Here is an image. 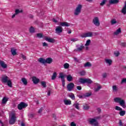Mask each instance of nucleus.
Returning a JSON list of instances; mask_svg holds the SVG:
<instances>
[{
    "label": "nucleus",
    "instance_id": "obj_1",
    "mask_svg": "<svg viewBox=\"0 0 126 126\" xmlns=\"http://www.w3.org/2000/svg\"><path fill=\"white\" fill-rule=\"evenodd\" d=\"M114 100V102H115L116 103H119L120 106L123 107L124 109H125L126 106V101H125V100L121 98V97H115Z\"/></svg>",
    "mask_w": 126,
    "mask_h": 126
},
{
    "label": "nucleus",
    "instance_id": "obj_2",
    "mask_svg": "<svg viewBox=\"0 0 126 126\" xmlns=\"http://www.w3.org/2000/svg\"><path fill=\"white\" fill-rule=\"evenodd\" d=\"M79 82L82 84H85V83H88V84H91L93 81H92V79L89 78H81L79 80Z\"/></svg>",
    "mask_w": 126,
    "mask_h": 126
},
{
    "label": "nucleus",
    "instance_id": "obj_3",
    "mask_svg": "<svg viewBox=\"0 0 126 126\" xmlns=\"http://www.w3.org/2000/svg\"><path fill=\"white\" fill-rule=\"evenodd\" d=\"M88 122L92 126H99V123H98V121L95 119L89 118Z\"/></svg>",
    "mask_w": 126,
    "mask_h": 126
},
{
    "label": "nucleus",
    "instance_id": "obj_4",
    "mask_svg": "<svg viewBox=\"0 0 126 126\" xmlns=\"http://www.w3.org/2000/svg\"><path fill=\"white\" fill-rule=\"evenodd\" d=\"M82 9V5L78 4L74 11V15L77 16L79 15L81 12V9Z\"/></svg>",
    "mask_w": 126,
    "mask_h": 126
},
{
    "label": "nucleus",
    "instance_id": "obj_5",
    "mask_svg": "<svg viewBox=\"0 0 126 126\" xmlns=\"http://www.w3.org/2000/svg\"><path fill=\"white\" fill-rule=\"evenodd\" d=\"M16 122V117H15V114L14 113L12 114L11 117L10 119L9 123L10 125H14Z\"/></svg>",
    "mask_w": 126,
    "mask_h": 126
},
{
    "label": "nucleus",
    "instance_id": "obj_6",
    "mask_svg": "<svg viewBox=\"0 0 126 126\" xmlns=\"http://www.w3.org/2000/svg\"><path fill=\"white\" fill-rule=\"evenodd\" d=\"M93 23L97 27L100 26V21L98 17H94L93 20Z\"/></svg>",
    "mask_w": 126,
    "mask_h": 126
},
{
    "label": "nucleus",
    "instance_id": "obj_7",
    "mask_svg": "<svg viewBox=\"0 0 126 126\" xmlns=\"http://www.w3.org/2000/svg\"><path fill=\"white\" fill-rule=\"evenodd\" d=\"M28 104L23 102H21L20 104L18 105V109L20 110H22V109H24V108H26V107H28Z\"/></svg>",
    "mask_w": 126,
    "mask_h": 126
},
{
    "label": "nucleus",
    "instance_id": "obj_8",
    "mask_svg": "<svg viewBox=\"0 0 126 126\" xmlns=\"http://www.w3.org/2000/svg\"><path fill=\"white\" fill-rule=\"evenodd\" d=\"M59 78H61L62 81V85L63 87L65 86V81L64 80V75H63V73H60L59 74Z\"/></svg>",
    "mask_w": 126,
    "mask_h": 126
},
{
    "label": "nucleus",
    "instance_id": "obj_9",
    "mask_svg": "<svg viewBox=\"0 0 126 126\" xmlns=\"http://www.w3.org/2000/svg\"><path fill=\"white\" fill-rule=\"evenodd\" d=\"M63 27L62 26H57L55 29V33L56 34H61L63 32Z\"/></svg>",
    "mask_w": 126,
    "mask_h": 126
},
{
    "label": "nucleus",
    "instance_id": "obj_10",
    "mask_svg": "<svg viewBox=\"0 0 126 126\" xmlns=\"http://www.w3.org/2000/svg\"><path fill=\"white\" fill-rule=\"evenodd\" d=\"M93 33L92 32L83 33L81 35L82 38H86L87 37H92Z\"/></svg>",
    "mask_w": 126,
    "mask_h": 126
},
{
    "label": "nucleus",
    "instance_id": "obj_11",
    "mask_svg": "<svg viewBox=\"0 0 126 126\" xmlns=\"http://www.w3.org/2000/svg\"><path fill=\"white\" fill-rule=\"evenodd\" d=\"M73 88H74V84L73 83H70L67 85L68 91H71Z\"/></svg>",
    "mask_w": 126,
    "mask_h": 126
},
{
    "label": "nucleus",
    "instance_id": "obj_12",
    "mask_svg": "<svg viewBox=\"0 0 126 126\" xmlns=\"http://www.w3.org/2000/svg\"><path fill=\"white\" fill-rule=\"evenodd\" d=\"M78 46L79 45H77L76 46L77 49H75V51H76V52H81L85 48V47L83 44H82L80 46Z\"/></svg>",
    "mask_w": 126,
    "mask_h": 126
},
{
    "label": "nucleus",
    "instance_id": "obj_13",
    "mask_svg": "<svg viewBox=\"0 0 126 126\" xmlns=\"http://www.w3.org/2000/svg\"><path fill=\"white\" fill-rule=\"evenodd\" d=\"M32 81L34 84H38V82H40V79L36 77V76L32 77Z\"/></svg>",
    "mask_w": 126,
    "mask_h": 126
},
{
    "label": "nucleus",
    "instance_id": "obj_14",
    "mask_svg": "<svg viewBox=\"0 0 126 126\" xmlns=\"http://www.w3.org/2000/svg\"><path fill=\"white\" fill-rule=\"evenodd\" d=\"M60 25L62 27H68V26H70V24L66 22H61Z\"/></svg>",
    "mask_w": 126,
    "mask_h": 126
},
{
    "label": "nucleus",
    "instance_id": "obj_15",
    "mask_svg": "<svg viewBox=\"0 0 126 126\" xmlns=\"http://www.w3.org/2000/svg\"><path fill=\"white\" fill-rule=\"evenodd\" d=\"M9 78L7 76H4L1 78V81L3 83H6L9 80Z\"/></svg>",
    "mask_w": 126,
    "mask_h": 126
},
{
    "label": "nucleus",
    "instance_id": "obj_16",
    "mask_svg": "<svg viewBox=\"0 0 126 126\" xmlns=\"http://www.w3.org/2000/svg\"><path fill=\"white\" fill-rule=\"evenodd\" d=\"M120 0H109V4H107L108 6H110V4H116L118 3Z\"/></svg>",
    "mask_w": 126,
    "mask_h": 126
},
{
    "label": "nucleus",
    "instance_id": "obj_17",
    "mask_svg": "<svg viewBox=\"0 0 126 126\" xmlns=\"http://www.w3.org/2000/svg\"><path fill=\"white\" fill-rule=\"evenodd\" d=\"M45 40L49 42V43H55V39L54 38H51L48 37H45Z\"/></svg>",
    "mask_w": 126,
    "mask_h": 126
},
{
    "label": "nucleus",
    "instance_id": "obj_18",
    "mask_svg": "<svg viewBox=\"0 0 126 126\" xmlns=\"http://www.w3.org/2000/svg\"><path fill=\"white\" fill-rule=\"evenodd\" d=\"M53 63V59L52 58H48L45 60V63H48L49 64H51Z\"/></svg>",
    "mask_w": 126,
    "mask_h": 126
},
{
    "label": "nucleus",
    "instance_id": "obj_19",
    "mask_svg": "<svg viewBox=\"0 0 126 126\" xmlns=\"http://www.w3.org/2000/svg\"><path fill=\"white\" fill-rule=\"evenodd\" d=\"M0 64L2 68H6L7 67V64L4 63V62L0 60Z\"/></svg>",
    "mask_w": 126,
    "mask_h": 126
},
{
    "label": "nucleus",
    "instance_id": "obj_20",
    "mask_svg": "<svg viewBox=\"0 0 126 126\" xmlns=\"http://www.w3.org/2000/svg\"><path fill=\"white\" fill-rule=\"evenodd\" d=\"M38 62H39V63H43V64H45V63H46V59L43 58H40L38 60Z\"/></svg>",
    "mask_w": 126,
    "mask_h": 126
},
{
    "label": "nucleus",
    "instance_id": "obj_21",
    "mask_svg": "<svg viewBox=\"0 0 126 126\" xmlns=\"http://www.w3.org/2000/svg\"><path fill=\"white\" fill-rule=\"evenodd\" d=\"M105 62L106 63H108L109 65H111L112 63H113V61L111 59H105Z\"/></svg>",
    "mask_w": 126,
    "mask_h": 126
},
{
    "label": "nucleus",
    "instance_id": "obj_22",
    "mask_svg": "<svg viewBox=\"0 0 126 126\" xmlns=\"http://www.w3.org/2000/svg\"><path fill=\"white\" fill-rule=\"evenodd\" d=\"M85 67H90V66H92V64L90 63V62H87L86 63L84 64Z\"/></svg>",
    "mask_w": 126,
    "mask_h": 126
},
{
    "label": "nucleus",
    "instance_id": "obj_23",
    "mask_svg": "<svg viewBox=\"0 0 126 126\" xmlns=\"http://www.w3.org/2000/svg\"><path fill=\"white\" fill-rule=\"evenodd\" d=\"M11 53L12 56H16V55H17V53H16V49H13L11 48Z\"/></svg>",
    "mask_w": 126,
    "mask_h": 126
},
{
    "label": "nucleus",
    "instance_id": "obj_24",
    "mask_svg": "<svg viewBox=\"0 0 126 126\" xmlns=\"http://www.w3.org/2000/svg\"><path fill=\"white\" fill-rule=\"evenodd\" d=\"M72 79H73V78H72V76H71V75L69 74L67 76V80L68 81H72Z\"/></svg>",
    "mask_w": 126,
    "mask_h": 126
},
{
    "label": "nucleus",
    "instance_id": "obj_25",
    "mask_svg": "<svg viewBox=\"0 0 126 126\" xmlns=\"http://www.w3.org/2000/svg\"><path fill=\"white\" fill-rule=\"evenodd\" d=\"M22 81L24 85H27L28 83V82H27V80L25 78H22Z\"/></svg>",
    "mask_w": 126,
    "mask_h": 126
},
{
    "label": "nucleus",
    "instance_id": "obj_26",
    "mask_svg": "<svg viewBox=\"0 0 126 126\" xmlns=\"http://www.w3.org/2000/svg\"><path fill=\"white\" fill-rule=\"evenodd\" d=\"M40 84L41 85V86H42V87H43V88H46V87H47V84L46 83V82L43 81H41L40 82Z\"/></svg>",
    "mask_w": 126,
    "mask_h": 126
},
{
    "label": "nucleus",
    "instance_id": "obj_27",
    "mask_svg": "<svg viewBox=\"0 0 126 126\" xmlns=\"http://www.w3.org/2000/svg\"><path fill=\"white\" fill-rule=\"evenodd\" d=\"M64 103L67 105H71V101L70 100H64Z\"/></svg>",
    "mask_w": 126,
    "mask_h": 126
},
{
    "label": "nucleus",
    "instance_id": "obj_28",
    "mask_svg": "<svg viewBox=\"0 0 126 126\" xmlns=\"http://www.w3.org/2000/svg\"><path fill=\"white\" fill-rule=\"evenodd\" d=\"M8 101V98L4 97L2 99V104H6V102Z\"/></svg>",
    "mask_w": 126,
    "mask_h": 126
},
{
    "label": "nucleus",
    "instance_id": "obj_29",
    "mask_svg": "<svg viewBox=\"0 0 126 126\" xmlns=\"http://www.w3.org/2000/svg\"><path fill=\"white\" fill-rule=\"evenodd\" d=\"M92 95V93H87L84 94V98H86V97H90Z\"/></svg>",
    "mask_w": 126,
    "mask_h": 126
},
{
    "label": "nucleus",
    "instance_id": "obj_30",
    "mask_svg": "<svg viewBox=\"0 0 126 126\" xmlns=\"http://www.w3.org/2000/svg\"><path fill=\"white\" fill-rule=\"evenodd\" d=\"M112 90L114 92H117L119 90V89L117 86L114 85L112 86Z\"/></svg>",
    "mask_w": 126,
    "mask_h": 126
},
{
    "label": "nucleus",
    "instance_id": "obj_31",
    "mask_svg": "<svg viewBox=\"0 0 126 126\" xmlns=\"http://www.w3.org/2000/svg\"><path fill=\"white\" fill-rule=\"evenodd\" d=\"M122 32V30H121V28L118 29L115 32H114V34L115 35H119L120 33Z\"/></svg>",
    "mask_w": 126,
    "mask_h": 126
},
{
    "label": "nucleus",
    "instance_id": "obj_32",
    "mask_svg": "<svg viewBox=\"0 0 126 126\" xmlns=\"http://www.w3.org/2000/svg\"><path fill=\"white\" fill-rule=\"evenodd\" d=\"M69 98H71L72 100H75V96L73 93H71L70 94H69Z\"/></svg>",
    "mask_w": 126,
    "mask_h": 126
},
{
    "label": "nucleus",
    "instance_id": "obj_33",
    "mask_svg": "<svg viewBox=\"0 0 126 126\" xmlns=\"http://www.w3.org/2000/svg\"><path fill=\"white\" fill-rule=\"evenodd\" d=\"M57 72H54L52 76L51 79L52 80H55V79H56V78H57Z\"/></svg>",
    "mask_w": 126,
    "mask_h": 126
},
{
    "label": "nucleus",
    "instance_id": "obj_34",
    "mask_svg": "<svg viewBox=\"0 0 126 126\" xmlns=\"http://www.w3.org/2000/svg\"><path fill=\"white\" fill-rule=\"evenodd\" d=\"M119 115L121 117H124V116H125V115H126V111L121 110L120 112H119Z\"/></svg>",
    "mask_w": 126,
    "mask_h": 126
},
{
    "label": "nucleus",
    "instance_id": "obj_35",
    "mask_svg": "<svg viewBox=\"0 0 126 126\" xmlns=\"http://www.w3.org/2000/svg\"><path fill=\"white\" fill-rule=\"evenodd\" d=\"M122 13H123V14H126V7L124 6L122 8V10L121 11Z\"/></svg>",
    "mask_w": 126,
    "mask_h": 126
},
{
    "label": "nucleus",
    "instance_id": "obj_36",
    "mask_svg": "<svg viewBox=\"0 0 126 126\" xmlns=\"http://www.w3.org/2000/svg\"><path fill=\"white\" fill-rule=\"evenodd\" d=\"M90 108V106H88V105H87V104L83 105V109L84 110H89Z\"/></svg>",
    "mask_w": 126,
    "mask_h": 126
},
{
    "label": "nucleus",
    "instance_id": "obj_37",
    "mask_svg": "<svg viewBox=\"0 0 126 126\" xmlns=\"http://www.w3.org/2000/svg\"><path fill=\"white\" fill-rule=\"evenodd\" d=\"M7 85L9 86V87H12V83L11 82V81L10 80H9L7 82Z\"/></svg>",
    "mask_w": 126,
    "mask_h": 126
},
{
    "label": "nucleus",
    "instance_id": "obj_38",
    "mask_svg": "<svg viewBox=\"0 0 126 126\" xmlns=\"http://www.w3.org/2000/svg\"><path fill=\"white\" fill-rule=\"evenodd\" d=\"M90 43H91V40L90 39H88L85 44V46H89V45H90Z\"/></svg>",
    "mask_w": 126,
    "mask_h": 126
},
{
    "label": "nucleus",
    "instance_id": "obj_39",
    "mask_svg": "<svg viewBox=\"0 0 126 126\" xmlns=\"http://www.w3.org/2000/svg\"><path fill=\"white\" fill-rule=\"evenodd\" d=\"M23 12L22 10H20L19 9H16L15 10V14H18L19 13H21Z\"/></svg>",
    "mask_w": 126,
    "mask_h": 126
},
{
    "label": "nucleus",
    "instance_id": "obj_40",
    "mask_svg": "<svg viewBox=\"0 0 126 126\" xmlns=\"http://www.w3.org/2000/svg\"><path fill=\"white\" fill-rule=\"evenodd\" d=\"M107 0H103L102 2L100 3V5L101 6H103L105 4Z\"/></svg>",
    "mask_w": 126,
    "mask_h": 126
},
{
    "label": "nucleus",
    "instance_id": "obj_41",
    "mask_svg": "<svg viewBox=\"0 0 126 126\" xmlns=\"http://www.w3.org/2000/svg\"><path fill=\"white\" fill-rule=\"evenodd\" d=\"M102 88V87L101 86H98L97 88L94 89V92H98L100 89Z\"/></svg>",
    "mask_w": 126,
    "mask_h": 126
},
{
    "label": "nucleus",
    "instance_id": "obj_42",
    "mask_svg": "<svg viewBox=\"0 0 126 126\" xmlns=\"http://www.w3.org/2000/svg\"><path fill=\"white\" fill-rule=\"evenodd\" d=\"M74 107L77 109V110H79V103H77L76 104H74Z\"/></svg>",
    "mask_w": 126,
    "mask_h": 126
},
{
    "label": "nucleus",
    "instance_id": "obj_43",
    "mask_svg": "<svg viewBox=\"0 0 126 126\" xmlns=\"http://www.w3.org/2000/svg\"><path fill=\"white\" fill-rule=\"evenodd\" d=\"M111 25H114V24H116L117 21H116V19H113L111 21Z\"/></svg>",
    "mask_w": 126,
    "mask_h": 126
},
{
    "label": "nucleus",
    "instance_id": "obj_44",
    "mask_svg": "<svg viewBox=\"0 0 126 126\" xmlns=\"http://www.w3.org/2000/svg\"><path fill=\"white\" fill-rule=\"evenodd\" d=\"M30 33H34L35 32V29L33 27H31L30 29Z\"/></svg>",
    "mask_w": 126,
    "mask_h": 126
},
{
    "label": "nucleus",
    "instance_id": "obj_45",
    "mask_svg": "<svg viewBox=\"0 0 126 126\" xmlns=\"http://www.w3.org/2000/svg\"><path fill=\"white\" fill-rule=\"evenodd\" d=\"M115 110H116V111H123V109L118 106H115Z\"/></svg>",
    "mask_w": 126,
    "mask_h": 126
},
{
    "label": "nucleus",
    "instance_id": "obj_46",
    "mask_svg": "<svg viewBox=\"0 0 126 126\" xmlns=\"http://www.w3.org/2000/svg\"><path fill=\"white\" fill-rule=\"evenodd\" d=\"M86 73V72H85V71H82L79 72V74L81 76H84V75H85Z\"/></svg>",
    "mask_w": 126,
    "mask_h": 126
},
{
    "label": "nucleus",
    "instance_id": "obj_47",
    "mask_svg": "<svg viewBox=\"0 0 126 126\" xmlns=\"http://www.w3.org/2000/svg\"><path fill=\"white\" fill-rule=\"evenodd\" d=\"M69 67V64L67 63H65L64 64V68H65L66 69L68 68Z\"/></svg>",
    "mask_w": 126,
    "mask_h": 126
},
{
    "label": "nucleus",
    "instance_id": "obj_48",
    "mask_svg": "<svg viewBox=\"0 0 126 126\" xmlns=\"http://www.w3.org/2000/svg\"><path fill=\"white\" fill-rule=\"evenodd\" d=\"M37 37L38 38H42L43 37V34L41 33H39L37 34Z\"/></svg>",
    "mask_w": 126,
    "mask_h": 126
},
{
    "label": "nucleus",
    "instance_id": "obj_49",
    "mask_svg": "<svg viewBox=\"0 0 126 126\" xmlns=\"http://www.w3.org/2000/svg\"><path fill=\"white\" fill-rule=\"evenodd\" d=\"M119 125L120 126H123L124 125V123H123V121H122V120H119Z\"/></svg>",
    "mask_w": 126,
    "mask_h": 126
},
{
    "label": "nucleus",
    "instance_id": "obj_50",
    "mask_svg": "<svg viewBox=\"0 0 126 126\" xmlns=\"http://www.w3.org/2000/svg\"><path fill=\"white\" fill-rule=\"evenodd\" d=\"M123 83H126V78H123L121 81V84Z\"/></svg>",
    "mask_w": 126,
    "mask_h": 126
},
{
    "label": "nucleus",
    "instance_id": "obj_51",
    "mask_svg": "<svg viewBox=\"0 0 126 126\" xmlns=\"http://www.w3.org/2000/svg\"><path fill=\"white\" fill-rule=\"evenodd\" d=\"M70 41L72 42H76L77 41H78V39L77 38H71L70 39Z\"/></svg>",
    "mask_w": 126,
    "mask_h": 126
},
{
    "label": "nucleus",
    "instance_id": "obj_52",
    "mask_svg": "<svg viewBox=\"0 0 126 126\" xmlns=\"http://www.w3.org/2000/svg\"><path fill=\"white\" fill-rule=\"evenodd\" d=\"M21 58H22V59L23 60H24L25 61L26 60V56H25L24 55H23V54H21Z\"/></svg>",
    "mask_w": 126,
    "mask_h": 126
},
{
    "label": "nucleus",
    "instance_id": "obj_53",
    "mask_svg": "<svg viewBox=\"0 0 126 126\" xmlns=\"http://www.w3.org/2000/svg\"><path fill=\"white\" fill-rule=\"evenodd\" d=\"M43 110L44 109L43 108V107H41L38 111V114H41Z\"/></svg>",
    "mask_w": 126,
    "mask_h": 126
},
{
    "label": "nucleus",
    "instance_id": "obj_54",
    "mask_svg": "<svg viewBox=\"0 0 126 126\" xmlns=\"http://www.w3.org/2000/svg\"><path fill=\"white\" fill-rule=\"evenodd\" d=\"M74 60L76 63H79V60L76 58V57L74 58Z\"/></svg>",
    "mask_w": 126,
    "mask_h": 126
},
{
    "label": "nucleus",
    "instance_id": "obj_55",
    "mask_svg": "<svg viewBox=\"0 0 126 126\" xmlns=\"http://www.w3.org/2000/svg\"><path fill=\"white\" fill-rule=\"evenodd\" d=\"M42 46H43V47H48V44L46 42H43L42 43Z\"/></svg>",
    "mask_w": 126,
    "mask_h": 126
},
{
    "label": "nucleus",
    "instance_id": "obj_56",
    "mask_svg": "<svg viewBox=\"0 0 126 126\" xmlns=\"http://www.w3.org/2000/svg\"><path fill=\"white\" fill-rule=\"evenodd\" d=\"M77 89L78 90H81V89H82V88L81 87V86H77Z\"/></svg>",
    "mask_w": 126,
    "mask_h": 126
},
{
    "label": "nucleus",
    "instance_id": "obj_57",
    "mask_svg": "<svg viewBox=\"0 0 126 126\" xmlns=\"http://www.w3.org/2000/svg\"><path fill=\"white\" fill-rule=\"evenodd\" d=\"M102 77L103 78H106V77H107V73H104L102 74Z\"/></svg>",
    "mask_w": 126,
    "mask_h": 126
},
{
    "label": "nucleus",
    "instance_id": "obj_58",
    "mask_svg": "<svg viewBox=\"0 0 126 126\" xmlns=\"http://www.w3.org/2000/svg\"><path fill=\"white\" fill-rule=\"evenodd\" d=\"M71 126H76V124L74 123V122H72L70 124Z\"/></svg>",
    "mask_w": 126,
    "mask_h": 126
},
{
    "label": "nucleus",
    "instance_id": "obj_59",
    "mask_svg": "<svg viewBox=\"0 0 126 126\" xmlns=\"http://www.w3.org/2000/svg\"><path fill=\"white\" fill-rule=\"evenodd\" d=\"M78 97L80 98V99H82V98H84V94H83V95H78Z\"/></svg>",
    "mask_w": 126,
    "mask_h": 126
},
{
    "label": "nucleus",
    "instance_id": "obj_60",
    "mask_svg": "<svg viewBox=\"0 0 126 126\" xmlns=\"http://www.w3.org/2000/svg\"><path fill=\"white\" fill-rule=\"evenodd\" d=\"M114 55L115 56H116V57H119V56H120V53L119 52L114 53Z\"/></svg>",
    "mask_w": 126,
    "mask_h": 126
},
{
    "label": "nucleus",
    "instance_id": "obj_61",
    "mask_svg": "<svg viewBox=\"0 0 126 126\" xmlns=\"http://www.w3.org/2000/svg\"><path fill=\"white\" fill-rule=\"evenodd\" d=\"M97 111L98 113H101V108H97Z\"/></svg>",
    "mask_w": 126,
    "mask_h": 126
},
{
    "label": "nucleus",
    "instance_id": "obj_62",
    "mask_svg": "<svg viewBox=\"0 0 126 126\" xmlns=\"http://www.w3.org/2000/svg\"><path fill=\"white\" fill-rule=\"evenodd\" d=\"M52 21H53L55 23H58V21L55 19H53Z\"/></svg>",
    "mask_w": 126,
    "mask_h": 126
},
{
    "label": "nucleus",
    "instance_id": "obj_63",
    "mask_svg": "<svg viewBox=\"0 0 126 126\" xmlns=\"http://www.w3.org/2000/svg\"><path fill=\"white\" fill-rule=\"evenodd\" d=\"M47 95L48 96H51V91H48Z\"/></svg>",
    "mask_w": 126,
    "mask_h": 126
},
{
    "label": "nucleus",
    "instance_id": "obj_64",
    "mask_svg": "<svg viewBox=\"0 0 126 126\" xmlns=\"http://www.w3.org/2000/svg\"><path fill=\"white\" fill-rule=\"evenodd\" d=\"M53 118L55 119V120H56L57 118H56V116L55 114H53Z\"/></svg>",
    "mask_w": 126,
    "mask_h": 126
}]
</instances>
